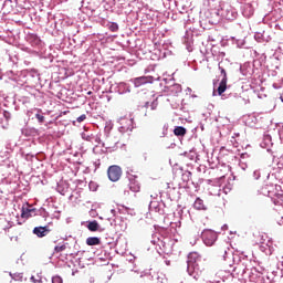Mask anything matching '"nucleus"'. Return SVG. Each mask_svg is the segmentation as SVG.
<instances>
[{
	"mask_svg": "<svg viewBox=\"0 0 283 283\" xmlns=\"http://www.w3.org/2000/svg\"><path fill=\"white\" fill-rule=\"evenodd\" d=\"M201 239L206 247H213V244H216V241L218 240V232L211 229H206L201 233Z\"/></svg>",
	"mask_w": 283,
	"mask_h": 283,
	"instance_id": "1",
	"label": "nucleus"
},
{
	"mask_svg": "<svg viewBox=\"0 0 283 283\" xmlns=\"http://www.w3.org/2000/svg\"><path fill=\"white\" fill-rule=\"evenodd\" d=\"M107 176L112 182H118V180H120V176H123V168L116 165L109 166L107 169Z\"/></svg>",
	"mask_w": 283,
	"mask_h": 283,
	"instance_id": "2",
	"label": "nucleus"
},
{
	"mask_svg": "<svg viewBox=\"0 0 283 283\" xmlns=\"http://www.w3.org/2000/svg\"><path fill=\"white\" fill-rule=\"evenodd\" d=\"M219 70L223 77L219 83V87L217 88V92L219 96H222V94L227 92V83L229 81V77H227V71L222 66H220V64H219Z\"/></svg>",
	"mask_w": 283,
	"mask_h": 283,
	"instance_id": "3",
	"label": "nucleus"
},
{
	"mask_svg": "<svg viewBox=\"0 0 283 283\" xmlns=\"http://www.w3.org/2000/svg\"><path fill=\"white\" fill-rule=\"evenodd\" d=\"M187 271L189 275H191L195 280H198V277H200V274L202 273L200 269H198V263L191 261L188 262Z\"/></svg>",
	"mask_w": 283,
	"mask_h": 283,
	"instance_id": "4",
	"label": "nucleus"
},
{
	"mask_svg": "<svg viewBox=\"0 0 283 283\" xmlns=\"http://www.w3.org/2000/svg\"><path fill=\"white\" fill-rule=\"evenodd\" d=\"M50 233V228L48 227H35L33 229V234L36 235L38 238H45Z\"/></svg>",
	"mask_w": 283,
	"mask_h": 283,
	"instance_id": "5",
	"label": "nucleus"
},
{
	"mask_svg": "<svg viewBox=\"0 0 283 283\" xmlns=\"http://www.w3.org/2000/svg\"><path fill=\"white\" fill-rule=\"evenodd\" d=\"M133 83H134L135 87H140V86L147 85V83H149V77H147V76L135 77L133 80Z\"/></svg>",
	"mask_w": 283,
	"mask_h": 283,
	"instance_id": "6",
	"label": "nucleus"
},
{
	"mask_svg": "<svg viewBox=\"0 0 283 283\" xmlns=\"http://www.w3.org/2000/svg\"><path fill=\"white\" fill-rule=\"evenodd\" d=\"M129 189L130 191H134L135 193H138L140 191V182L136 180V178L129 179Z\"/></svg>",
	"mask_w": 283,
	"mask_h": 283,
	"instance_id": "7",
	"label": "nucleus"
},
{
	"mask_svg": "<svg viewBox=\"0 0 283 283\" xmlns=\"http://www.w3.org/2000/svg\"><path fill=\"white\" fill-rule=\"evenodd\" d=\"M87 247H98L101 244V239L97 237H90L86 239Z\"/></svg>",
	"mask_w": 283,
	"mask_h": 283,
	"instance_id": "8",
	"label": "nucleus"
},
{
	"mask_svg": "<svg viewBox=\"0 0 283 283\" xmlns=\"http://www.w3.org/2000/svg\"><path fill=\"white\" fill-rule=\"evenodd\" d=\"M32 212H34V209L22 208L21 218H24L25 220H28V218H32Z\"/></svg>",
	"mask_w": 283,
	"mask_h": 283,
	"instance_id": "9",
	"label": "nucleus"
},
{
	"mask_svg": "<svg viewBox=\"0 0 283 283\" xmlns=\"http://www.w3.org/2000/svg\"><path fill=\"white\" fill-rule=\"evenodd\" d=\"M174 134H175V136H185L187 134V128H185L182 126H177L174 129Z\"/></svg>",
	"mask_w": 283,
	"mask_h": 283,
	"instance_id": "10",
	"label": "nucleus"
},
{
	"mask_svg": "<svg viewBox=\"0 0 283 283\" xmlns=\"http://www.w3.org/2000/svg\"><path fill=\"white\" fill-rule=\"evenodd\" d=\"M193 207L198 211H202V209H205V201H202V199H200V198H197L195 203H193Z\"/></svg>",
	"mask_w": 283,
	"mask_h": 283,
	"instance_id": "11",
	"label": "nucleus"
},
{
	"mask_svg": "<svg viewBox=\"0 0 283 283\" xmlns=\"http://www.w3.org/2000/svg\"><path fill=\"white\" fill-rule=\"evenodd\" d=\"M98 228H99L98 221H96V220L90 221L88 224H87L88 231L95 232V231H98Z\"/></svg>",
	"mask_w": 283,
	"mask_h": 283,
	"instance_id": "12",
	"label": "nucleus"
},
{
	"mask_svg": "<svg viewBox=\"0 0 283 283\" xmlns=\"http://www.w3.org/2000/svg\"><path fill=\"white\" fill-rule=\"evenodd\" d=\"M227 251H229V248H227V247H221V248L218 250V256L226 261V260H227Z\"/></svg>",
	"mask_w": 283,
	"mask_h": 283,
	"instance_id": "13",
	"label": "nucleus"
},
{
	"mask_svg": "<svg viewBox=\"0 0 283 283\" xmlns=\"http://www.w3.org/2000/svg\"><path fill=\"white\" fill-rule=\"evenodd\" d=\"M108 30H111V32H118V24L116 22L108 23Z\"/></svg>",
	"mask_w": 283,
	"mask_h": 283,
	"instance_id": "14",
	"label": "nucleus"
},
{
	"mask_svg": "<svg viewBox=\"0 0 283 283\" xmlns=\"http://www.w3.org/2000/svg\"><path fill=\"white\" fill-rule=\"evenodd\" d=\"M65 249H66L65 244H63V245H56V247L54 248V251H55V253H61L62 251H65Z\"/></svg>",
	"mask_w": 283,
	"mask_h": 283,
	"instance_id": "15",
	"label": "nucleus"
},
{
	"mask_svg": "<svg viewBox=\"0 0 283 283\" xmlns=\"http://www.w3.org/2000/svg\"><path fill=\"white\" fill-rule=\"evenodd\" d=\"M52 283H63V279L61 276H53Z\"/></svg>",
	"mask_w": 283,
	"mask_h": 283,
	"instance_id": "16",
	"label": "nucleus"
},
{
	"mask_svg": "<svg viewBox=\"0 0 283 283\" xmlns=\"http://www.w3.org/2000/svg\"><path fill=\"white\" fill-rule=\"evenodd\" d=\"M35 118H38L39 123H45V116H43L41 114H36Z\"/></svg>",
	"mask_w": 283,
	"mask_h": 283,
	"instance_id": "17",
	"label": "nucleus"
},
{
	"mask_svg": "<svg viewBox=\"0 0 283 283\" xmlns=\"http://www.w3.org/2000/svg\"><path fill=\"white\" fill-rule=\"evenodd\" d=\"M31 282H33V283H43V281H41V276H38V277L31 276Z\"/></svg>",
	"mask_w": 283,
	"mask_h": 283,
	"instance_id": "18",
	"label": "nucleus"
},
{
	"mask_svg": "<svg viewBox=\"0 0 283 283\" xmlns=\"http://www.w3.org/2000/svg\"><path fill=\"white\" fill-rule=\"evenodd\" d=\"M158 107V99H155L154 102H151L150 104V109H156Z\"/></svg>",
	"mask_w": 283,
	"mask_h": 283,
	"instance_id": "19",
	"label": "nucleus"
},
{
	"mask_svg": "<svg viewBox=\"0 0 283 283\" xmlns=\"http://www.w3.org/2000/svg\"><path fill=\"white\" fill-rule=\"evenodd\" d=\"M85 118H87L86 114L81 115L80 117H77V123H83V120H85Z\"/></svg>",
	"mask_w": 283,
	"mask_h": 283,
	"instance_id": "20",
	"label": "nucleus"
},
{
	"mask_svg": "<svg viewBox=\"0 0 283 283\" xmlns=\"http://www.w3.org/2000/svg\"><path fill=\"white\" fill-rule=\"evenodd\" d=\"M165 136H166V134L164 132V133H161L160 138H165Z\"/></svg>",
	"mask_w": 283,
	"mask_h": 283,
	"instance_id": "21",
	"label": "nucleus"
},
{
	"mask_svg": "<svg viewBox=\"0 0 283 283\" xmlns=\"http://www.w3.org/2000/svg\"><path fill=\"white\" fill-rule=\"evenodd\" d=\"M145 106H146V107H149V102H147Z\"/></svg>",
	"mask_w": 283,
	"mask_h": 283,
	"instance_id": "22",
	"label": "nucleus"
},
{
	"mask_svg": "<svg viewBox=\"0 0 283 283\" xmlns=\"http://www.w3.org/2000/svg\"><path fill=\"white\" fill-rule=\"evenodd\" d=\"M87 94H88V95L92 94V91H90Z\"/></svg>",
	"mask_w": 283,
	"mask_h": 283,
	"instance_id": "23",
	"label": "nucleus"
}]
</instances>
